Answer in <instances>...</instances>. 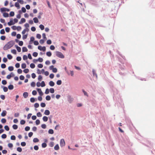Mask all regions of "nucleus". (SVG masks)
Here are the masks:
<instances>
[{
	"label": "nucleus",
	"instance_id": "obj_1",
	"mask_svg": "<svg viewBox=\"0 0 155 155\" xmlns=\"http://www.w3.org/2000/svg\"><path fill=\"white\" fill-rule=\"evenodd\" d=\"M14 44V42L13 41H11L8 42L4 46L3 49L4 50H6L10 48L13 46Z\"/></svg>",
	"mask_w": 155,
	"mask_h": 155
},
{
	"label": "nucleus",
	"instance_id": "obj_2",
	"mask_svg": "<svg viewBox=\"0 0 155 155\" xmlns=\"http://www.w3.org/2000/svg\"><path fill=\"white\" fill-rule=\"evenodd\" d=\"M56 54L57 56L60 58H63L64 57V56L61 52L59 51H56Z\"/></svg>",
	"mask_w": 155,
	"mask_h": 155
},
{
	"label": "nucleus",
	"instance_id": "obj_3",
	"mask_svg": "<svg viewBox=\"0 0 155 155\" xmlns=\"http://www.w3.org/2000/svg\"><path fill=\"white\" fill-rule=\"evenodd\" d=\"M65 143L64 140L63 139H61L60 141V145L61 147L65 146Z\"/></svg>",
	"mask_w": 155,
	"mask_h": 155
},
{
	"label": "nucleus",
	"instance_id": "obj_4",
	"mask_svg": "<svg viewBox=\"0 0 155 155\" xmlns=\"http://www.w3.org/2000/svg\"><path fill=\"white\" fill-rule=\"evenodd\" d=\"M38 49L40 51H45L46 50V48L45 46L42 47L41 46H39L38 47Z\"/></svg>",
	"mask_w": 155,
	"mask_h": 155
},
{
	"label": "nucleus",
	"instance_id": "obj_5",
	"mask_svg": "<svg viewBox=\"0 0 155 155\" xmlns=\"http://www.w3.org/2000/svg\"><path fill=\"white\" fill-rule=\"evenodd\" d=\"M37 90L41 96H42L43 95V94L41 89L37 88Z\"/></svg>",
	"mask_w": 155,
	"mask_h": 155
},
{
	"label": "nucleus",
	"instance_id": "obj_6",
	"mask_svg": "<svg viewBox=\"0 0 155 155\" xmlns=\"http://www.w3.org/2000/svg\"><path fill=\"white\" fill-rule=\"evenodd\" d=\"M14 76V74L12 72H11L10 74L8 75L7 77L6 78L8 79H10L12 77H13Z\"/></svg>",
	"mask_w": 155,
	"mask_h": 155
},
{
	"label": "nucleus",
	"instance_id": "obj_7",
	"mask_svg": "<svg viewBox=\"0 0 155 155\" xmlns=\"http://www.w3.org/2000/svg\"><path fill=\"white\" fill-rule=\"evenodd\" d=\"M50 111L48 110H45L44 114L47 115H48L50 114Z\"/></svg>",
	"mask_w": 155,
	"mask_h": 155
},
{
	"label": "nucleus",
	"instance_id": "obj_8",
	"mask_svg": "<svg viewBox=\"0 0 155 155\" xmlns=\"http://www.w3.org/2000/svg\"><path fill=\"white\" fill-rule=\"evenodd\" d=\"M7 112L6 110H4L1 113V115L2 117H4L5 116Z\"/></svg>",
	"mask_w": 155,
	"mask_h": 155
},
{
	"label": "nucleus",
	"instance_id": "obj_9",
	"mask_svg": "<svg viewBox=\"0 0 155 155\" xmlns=\"http://www.w3.org/2000/svg\"><path fill=\"white\" fill-rule=\"evenodd\" d=\"M23 96L24 97L26 98L28 96V93L27 92H25L23 94Z\"/></svg>",
	"mask_w": 155,
	"mask_h": 155
},
{
	"label": "nucleus",
	"instance_id": "obj_10",
	"mask_svg": "<svg viewBox=\"0 0 155 155\" xmlns=\"http://www.w3.org/2000/svg\"><path fill=\"white\" fill-rule=\"evenodd\" d=\"M15 7H17L18 9H19L20 8L19 4L18 2H15Z\"/></svg>",
	"mask_w": 155,
	"mask_h": 155
},
{
	"label": "nucleus",
	"instance_id": "obj_11",
	"mask_svg": "<svg viewBox=\"0 0 155 155\" xmlns=\"http://www.w3.org/2000/svg\"><path fill=\"white\" fill-rule=\"evenodd\" d=\"M25 19L24 18H21V21L19 22V23L21 24V23H24L25 22Z\"/></svg>",
	"mask_w": 155,
	"mask_h": 155
},
{
	"label": "nucleus",
	"instance_id": "obj_12",
	"mask_svg": "<svg viewBox=\"0 0 155 155\" xmlns=\"http://www.w3.org/2000/svg\"><path fill=\"white\" fill-rule=\"evenodd\" d=\"M42 119L44 121L46 122L48 120V118L47 117L45 116L43 117Z\"/></svg>",
	"mask_w": 155,
	"mask_h": 155
},
{
	"label": "nucleus",
	"instance_id": "obj_13",
	"mask_svg": "<svg viewBox=\"0 0 155 155\" xmlns=\"http://www.w3.org/2000/svg\"><path fill=\"white\" fill-rule=\"evenodd\" d=\"M49 85L51 87L53 86L54 85V83L52 81H50L49 82Z\"/></svg>",
	"mask_w": 155,
	"mask_h": 155
},
{
	"label": "nucleus",
	"instance_id": "obj_14",
	"mask_svg": "<svg viewBox=\"0 0 155 155\" xmlns=\"http://www.w3.org/2000/svg\"><path fill=\"white\" fill-rule=\"evenodd\" d=\"M29 31V29L28 28H26V29H24L22 32V34L23 35H24L25 34L26 31Z\"/></svg>",
	"mask_w": 155,
	"mask_h": 155
},
{
	"label": "nucleus",
	"instance_id": "obj_15",
	"mask_svg": "<svg viewBox=\"0 0 155 155\" xmlns=\"http://www.w3.org/2000/svg\"><path fill=\"white\" fill-rule=\"evenodd\" d=\"M16 47V49L18 52H20L21 51V48L20 47L17 46L15 45Z\"/></svg>",
	"mask_w": 155,
	"mask_h": 155
},
{
	"label": "nucleus",
	"instance_id": "obj_16",
	"mask_svg": "<svg viewBox=\"0 0 155 155\" xmlns=\"http://www.w3.org/2000/svg\"><path fill=\"white\" fill-rule=\"evenodd\" d=\"M34 40H35L34 38L33 37H31L30 38V40L29 41V43L30 44L32 43V42H33V41H34Z\"/></svg>",
	"mask_w": 155,
	"mask_h": 155
},
{
	"label": "nucleus",
	"instance_id": "obj_17",
	"mask_svg": "<svg viewBox=\"0 0 155 155\" xmlns=\"http://www.w3.org/2000/svg\"><path fill=\"white\" fill-rule=\"evenodd\" d=\"M8 25H14L15 24V23H13V21L12 20H10L9 22L8 23Z\"/></svg>",
	"mask_w": 155,
	"mask_h": 155
},
{
	"label": "nucleus",
	"instance_id": "obj_18",
	"mask_svg": "<svg viewBox=\"0 0 155 155\" xmlns=\"http://www.w3.org/2000/svg\"><path fill=\"white\" fill-rule=\"evenodd\" d=\"M59 147L58 144H56L54 147V149L55 150H58L59 149Z\"/></svg>",
	"mask_w": 155,
	"mask_h": 155
},
{
	"label": "nucleus",
	"instance_id": "obj_19",
	"mask_svg": "<svg viewBox=\"0 0 155 155\" xmlns=\"http://www.w3.org/2000/svg\"><path fill=\"white\" fill-rule=\"evenodd\" d=\"M33 19L35 23H37L38 22V19L37 18H34Z\"/></svg>",
	"mask_w": 155,
	"mask_h": 155
},
{
	"label": "nucleus",
	"instance_id": "obj_20",
	"mask_svg": "<svg viewBox=\"0 0 155 155\" xmlns=\"http://www.w3.org/2000/svg\"><path fill=\"white\" fill-rule=\"evenodd\" d=\"M8 88L9 90H12L14 88V86L13 85H10L8 86Z\"/></svg>",
	"mask_w": 155,
	"mask_h": 155
},
{
	"label": "nucleus",
	"instance_id": "obj_21",
	"mask_svg": "<svg viewBox=\"0 0 155 155\" xmlns=\"http://www.w3.org/2000/svg\"><path fill=\"white\" fill-rule=\"evenodd\" d=\"M39 140L37 138H34L33 140V141L34 143H36L39 142Z\"/></svg>",
	"mask_w": 155,
	"mask_h": 155
},
{
	"label": "nucleus",
	"instance_id": "obj_22",
	"mask_svg": "<svg viewBox=\"0 0 155 155\" xmlns=\"http://www.w3.org/2000/svg\"><path fill=\"white\" fill-rule=\"evenodd\" d=\"M8 69L10 71H12L14 70V68L13 66H9L8 68Z\"/></svg>",
	"mask_w": 155,
	"mask_h": 155
},
{
	"label": "nucleus",
	"instance_id": "obj_23",
	"mask_svg": "<svg viewBox=\"0 0 155 155\" xmlns=\"http://www.w3.org/2000/svg\"><path fill=\"white\" fill-rule=\"evenodd\" d=\"M23 52H27L28 51V49L26 47H23L22 49Z\"/></svg>",
	"mask_w": 155,
	"mask_h": 155
},
{
	"label": "nucleus",
	"instance_id": "obj_24",
	"mask_svg": "<svg viewBox=\"0 0 155 155\" xmlns=\"http://www.w3.org/2000/svg\"><path fill=\"white\" fill-rule=\"evenodd\" d=\"M92 72H93V75L94 76L95 75L96 78H97V74L96 73L94 69L93 70Z\"/></svg>",
	"mask_w": 155,
	"mask_h": 155
},
{
	"label": "nucleus",
	"instance_id": "obj_25",
	"mask_svg": "<svg viewBox=\"0 0 155 155\" xmlns=\"http://www.w3.org/2000/svg\"><path fill=\"white\" fill-rule=\"evenodd\" d=\"M7 57L9 59H12V57H13L10 54H8Z\"/></svg>",
	"mask_w": 155,
	"mask_h": 155
},
{
	"label": "nucleus",
	"instance_id": "obj_26",
	"mask_svg": "<svg viewBox=\"0 0 155 155\" xmlns=\"http://www.w3.org/2000/svg\"><path fill=\"white\" fill-rule=\"evenodd\" d=\"M48 133L49 134H53L54 133V131L52 129H50L48 130Z\"/></svg>",
	"mask_w": 155,
	"mask_h": 155
},
{
	"label": "nucleus",
	"instance_id": "obj_27",
	"mask_svg": "<svg viewBox=\"0 0 155 155\" xmlns=\"http://www.w3.org/2000/svg\"><path fill=\"white\" fill-rule=\"evenodd\" d=\"M51 53L50 51L47 52L46 53V55L48 57H50L51 55Z\"/></svg>",
	"mask_w": 155,
	"mask_h": 155
},
{
	"label": "nucleus",
	"instance_id": "obj_28",
	"mask_svg": "<svg viewBox=\"0 0 155 155\" xmlns=\"http://www.w3.org/2000/svg\"><path fill=\"white\" fill-rule=\"evenodd\" d=\"M51 97L49 95H47L46 97V99L47 101H49L51 100Z\"/></svg>",
	"mask_w": 155,
	"mask_h": 155
},
{
	"label": "nucleus",
	"instance_id": "obj_29",
	"mask_svg": "<svg viewBox=\"0 0 155 155\" xmlns=\"http://www.w3.org/2000/svg\"><path fill=\"white\" fill-rule=\"evenodd\" d=\"M3 16L5 17H8V14L7 13H4L3 14Z\"/></svg>",
	"mask_w": 155,
	"mask_h": 155
},
{
	"label": "nucleus",
	"instance_id": "obj_30",
	"mask_svg": "<svg viewBox=\"0 0 155 155\" xmlns=\"http://www.w3.org/2000/svg\"><path fill=\"white\" fill-rule=\"evenodd\" d=\"M62 82L61 80H59L57 81V84L58 85H60L61 84Z\"/></svg>",
	"mask_w": 155,
	"mask_h": 155
},
{
	"label": "nucleus",
	"instance_id": "obj_31",
	"mask_svg": "<svg viewBox=\"0 0 155 155\" xmlns=\"http://www.w3.org/2000/svg\"><path fill=\"white\" fill-rule=\"evenodd\" d=\"M26 64L25 63H23L21 64V68L23 69H24L26 68Z\"/></svg>",
	"mask_w": 155,
	"mask_h": 155
},
{
	"label": "nucleus",
	"instance_id": "obj_32",
	"mask_svg": "<svg viewBox=\"0 0 155 155\" xmlns=\"http://www.w3.org/2000/svg\"><path fill=\"white\" fill-rule=\"evenodd\" d=\"M30 67L31 68H34L35 67V65L33 63H31L30 65Z\"/></svg>",
	"mask_w": 155,
	"mask_h": 155
},
{
	"label": "nucleus",
	"instance_id": "obj_33",
	"mask_svg": "<svg viewBox=\"0 0 155 155\" xmlns=\"http://www.w3.org/2000/svg\"><path fill=\"white\" fill-rule=\"evenodd\" d=\"M29 70L28 68L25 69L23 70V72L25 73H27L29 72Z\"/></svg>",
	"mask_w": 155,
	"mask_h": 155
},
{
	"label": "nucleus",
	"instance_id": "obj_34",
	"mask_svg": "<svg viewBox=\"0 0 155 155\" xmlns=\"http://www.w3.org/2000/svg\"><path fill=\"white\" fill-rule=\"evenodd\" d=\"M12 127L14 129L16 130L17 129L18 127L17 125L14 124L13 125Z\"/></svg>",
	"mask_w": 155,
	"mask_h": 155
},
{
	"label": "nucleus",
	"instance_id": "obj_35",
	"mask_svg": "<svg viewBox=\"0 0 155 155\" xmlns=\"http://www.w3.org/2000/svg\"><path fill=\"white\" fill-rule=\"evenodd\" d=\"M39 28H40L41 30H43L44 29V26L42 25H39Z\"/></svg>",
	"mask_w": 155,
	"mask_h": 155
},
{
	"label": "nucleus",
	"instance_id": "obj_36",
	"mask_svg": "<svg viewBox=\"0 0 155 155\" xmlns=\"http://www.w3.org/2000/svg\"><path fill=\"white\" fill-rule=\"evenodd\" d=\"M49 146L51 147H52L54 145V143L53 142H51L49 144Z\"/></svg>",
	"mask_w": 155,
	"mask_h": 155
},
{
	"label": "nucleus",
	"instance_id": "obj_37",
	"mask_svg": "<svg viewBox=\"0 0 155 155\" xmlns=\"http://www.w3.org/2000/svg\"><path fill=\"white\" fill-rule=\"evenodd\" d=\"M50 91L51 93H53L54 92V90L53 88H51L50 89Z\"/></svg>",
	"mask_w": 155,
	"mask_h": 155
},
{
	"label": "nucleus",
	"instance_id": "obj_38",
	"mask_svg": "<svg viewBox=\"0 0 155 155\" xmlns=\"http://www.w3.org/2000/svg\"><path fill=\"white\" fill-rule=\"evenodd\" d=\"M41 86L42 87H44L45 86V84L44 81H42L41 82Z\"/></svg>",
	"mask_w": 155,
	"mask_h": 155
},
{
	"label": "nucleus",
	"instance_id": "obj_39",
	"mask_svg": "<svg viewBox=\"0 0 155 155\" xmlns=\"http://www.w3.org/2000/svg\"><path fill=\"white\" fill-rule=\"evenodd\" d=\"M31 87H35V83L34 82H32L31 84Z\"/></svg>",
	"mask_w": 155,
	"mask_h": 155
},
{
	"label": "nucleus",
	"instance_id": "obj_40",
	"mask_svg": "<svg viewBox=\"0 0 155 155\" xmlns=\"http://www.w3.org/2000/svg\"><path fill=\"white\" fill-rule=\"evenodd\" d=\"M25 121L24 120H21L20 121V124L22 125L25 124Z\"/></svg>",
	"mask_w": 155,
	"mask_h": 155
},
{
	"label": "nucleus",
	"instance_id": "obj_41",
	"mask_svg": "<svg viewBox=\"0 0 155 155\" xmlns=\"http://www.w3.org/2000/svg\"><path fill=\"white\" fill-rule=\"evenodd\" d=\"M6 120L5 118H2V120H1V121L2 123H5L6 122Z\"/></svg>",
	"mask_w": 155,
	"mask_h": 155
},
{
	"label": "nucleus",
	"instance_id": "obj_42",
	"mask_svg": "<svg viewBox=\"0 0 155 155\" xmlns=\"http://www.w3.org/2000/svg\"><path fill=\"white\" fill-rule=\"evenodd\" d=\"M32 55L33 56L36 57L38 56V53L37 52H34Z\"/></svg>",
	"mask_w": 155,
	"mask_h": 155
},
{
	"label": "nucleus",
	"instance_id": "obj_43",
	"mask_svg": "<svg viewBox=\"0 0 155 155\" xmlns=\"http://www.w3.org/2000/svg\"><path fill=\"white\" fill-rule=\"evenodd\" d=\"M5 129L7 131H8L9 130V128L8 126L6 125L4 127Z\"/></svg>",
	"mask_w": 155,
	"mask_h": 155
},
{
	"label": "nucleus",
	"instance_id": "obj_44",
	"mask_svg": "<svg viewBox=\"0 0 155 155\" xmlns=\"http://www.w3.org/2000/svg\"><path fill=\"white\" fill-rule=\"evenodd\" d=\"M22 71L21 69H18L17 72L18 73L20 74L22 73Z\"/></svg>",
	"mask_w": 155,
	"mask_h": 155
},
{
	"label": "nucleus",
	"instance_id": "obj_45",
	"mask_svg": "<svg viewBox=\"0 0 155 155\" xmlns=\"http://www.w3.org/2000/svg\"><path fill=\"white\" fill-rule=\"evenodd\" d=\"M4 91L5 92H6L8 91V88L6 87H4L3 88Z\"/></svg>",
	"mask_w": 155,
	"mask_h": 155
},
{
	"label": "nucleus",
	"instance_id": "obj_46",
	"mask_svg": "<svg viewBox=\"0 0 155 155\" xmlns=\"http://www.w3.org/2000/svg\"><path fill=\"white\" fill-rule=\"evenodd\" d=\"M19 78L21 80H23L25 79V77L24 76L21 75L20 76Z\"/></svg>",
	"mask_w": 155,
	"mask_h": 155
},
{
	"label": "nucleus",
	"instance_id": "obj_47",
	"mask_svg": "<svg viewBox=\"0 0 155 155\" xmlns=\"http://www.w3.org/2000/svg\"><path fill=\"white\" fill-rule=\"evenodd\" d=\"M37 115L38 117H41L42 116V114H41V113L40 112H38L37 114Z\"/></svg>",
	"mask_w": 155,
	"mask_h": 155
},
{
	"label": "nucleus",
	"instance_id": "obj_48",
	"mask_svg": "<svg viewBox=\"0 0 155 155\" xmlns=\"http://www.w3.org/2000/svg\"><path fill=\"white\" fill-rule=\"evenodd\" d=\"M6 37L5 36H2L1 37V39L2 40H5Z\"/></svg>",
	"mask_w": 155,
	"mask_h": 155
},
{
	"label": "nucleus",
	"instance_id": "obj_49",
	"mask_svg": "<svg viewBox=\"0 0 155 155\" xmlns=\"http://www.w3.org/2000/svg\"><path fill=\"white\" fill-rule=\"evenodd\" d=\"M11 52L14 54H16V51L15 49H13L11 50Z\"/></svg>",
	"mask_w": 155,
	"mask_h": 155
},
{
	"label": "nucleus",
	"instance_id": "obj_50",
	"mask_svg": "<svg viewBox=\"0 0 155 155\" xmlns=\"http://www.w3.org/2000/svg\"><path fill=\"white\" fill-rule=\"evenodd\" d=\"M1 67L2 68H6V65L4 64H2L1 65Z\"/></svg>",
	"mask_w": 155,
	"mask_h": 155
},
{
	"label": "nucleus",
	"instance_id": "obj_51",
	"mask_svg": "<svg viewBox=\"0 0 155 155\" xmlns=\"http://www.w3.org/2000/svg\"><path fill=\"white\" fill-rule=\"evenodd\" d=\"M41 106L42 107H45L46 104L44 103H42L41 104Z\"/></svg>",
	"mask_w": 155,
	"mask_h": 155
},
{
	"label": "nucleus",
	"instance_id": "obj_52",
	"mask_svg": "<svg viewBox=\"0 0 155 155\" xmlns=\"http://www.w3.org/2000/svg\"><path fill=\"white\" fill-rule=\"evenodd\" d=\"M23 59L24 60H26L27 59L28 57L26 55H24L23 57Z\"/></svg>",
	"mask_w": 155,
	"mask_h": 155
},
{
	"label": "nucleus",
	"instance_id": "obj_53",
	"mask_svg": "<svg viewBox=\"0 0 155 155\" xmlns=\"http://www.w3.org/2000/svg\"><path fill=\"white\" fill-rule=\"evenodd\" d=\"M42 78V76L41 75H39L38 77V79L39 81H41V80Z\"/></svg>",
	"mask_w": 155,
	"mask_h": 155
},
{
	"label": "nucleus",
	"instance_id": "obj_54",
	"mask_svg": "<svg viewBox=\"0 0 155 155\" xmlns=\"http://www.w3.org/2000/svg\"><path fill=\"white\" fill-rule=\"evenodd\" d=\"M7 135L5 134H3L2 135V138L5 139L6 138Z\"/></svg>",
	"mask_w": 155,
	"mask_h": 155
},
{
	"label": "nucleus",
	"instance_id": "obj_55",
	"mask_svg": "<svg viewBox=\"0 0 155 155\" xmlns=\"http://www.w3.org/2000/svg\"><path fill=\"white\" fill-rule=\"evenodd\" d=\"M15 137L14 135H12L11 137V139L12 140H15Z\"/></svg>",
	"mask_w": 155,
	"mask_h": 155
},
{
	"label": "nucleus",
	"instance_id": "obj_56",
	"mask_svg": "<svg viewBox=\"0 0 155 155\" xmlns=\"http://www.w3.org/2000/svg\"><path fill=\"white\" fill-rule=\"evenodd\" d=\"M17 150L19 152H21L22 150L21 148L20 147H18L17 148Z\"/></svg>",
	"mask_w": 155,
	"mask_h": 155
},
{
	"label": "nucleus",
	"instance_id": "obj_57",
	"mask_svg": "<svg viewBox=\"0 0 155 155\" xmlns=\"http://www.w3.org/2000/svg\"><path fill=\"white\" fill-rule=\"evenodd\" d=\"M0 10L2 12H5V8H1L0 9Z\"/></svg>",
	"mask_w": 155,
	"mask_h": 155
},
{
	"label": "nucleus",
	"instance_id": "obj_58",
	"mask_svg": "<svg viewBox=\"0 0 155 155\" xmlns=\"http://www.w3.org/2000/svg\"><path fill=\"white\" fill-rule=\"evenodd\" d=\"M41 127L42 128L45 129L46 127V124H44L41 125Z\"/></svg>",
	"mask_w": 155,
	"mask_h": 155
},
{
	"label": "nucleus",
	"instance_id": "obj_59",
	"mask_svg": "<svg viewBox=\"0 0 155 155\" xmlns=\"http://www.w3.org/2000/svg\"><path fill=\"white\" fill-rule=\"evenodd\" d=\"M14 15L15 13L13 12H11L10 13V15L11 16H13Z\"/></svg>",
	"mask_w": 155,
	"mask_h": 155
},
{
	"label": "nucleus",
	"instance_id": "obj_60",
	"mask_svg": "<svg viewBox=\"0 0 155 155\" xmlns=\"http://www.w3.org/2000/svg\"><path fill=\"white\" fill-rule=\"evenodd\" d=\"M37 94V91L35 90H34L32 92V94L34 95H35Z\"/></svg>",
	"mask_w": 155,
	"mask_h": 155
},
{
	"label": "nucleus",
	"instance_id": "obj_61",
	"mask_svg": "<svg viewBox=\"0 0 155 155\" xmlns=\"http://www.w3.org/2000/svg\"><path fill=\"white\" fill-rule=\"evenodd\" d=\"M39 106V104L38 103H35L34 104V107L35 108H38Z\"/></svg>",
	"mask_w": 155,
	"mask_h": 155
},
{
	"label": "nucleus",
	"instance_id": "obj_62",
	"mask_svg": "<svg viewBox=\"0 0 155 155\" xmlns=\"http://www.w3.org/2000/svg\"><path fill=\"white\" fill-rule=\"evenodd\" d=\"M42 146L43 148H45L47 146V144L45 143H43L42 144Z\"/></svg>",
	"mask_w": 155,
	"mask_h": 155
},
{
	"label": "nucleus",
	"instance_id": "obj_63",
	"mask_svg": "<svg viewBox=\"0 0 155 155\" xmlns=\"http://www.w3.org/2000/svg\"><path fill=\"white\" fill-rule=\"evenodd\" d=\"M34 44L35 45H38L39 44L38 42V41H34Z\"/></svg>",
	"mask_w": 155,
	"mask_h": 155
},
{
	"label": "nucleus",
	"instance_id": "obj_64",
	"mask_svg": "<svg viewBox=\"0 0 155 155\" xmlns=\"http://www.w3.org/2000/svg\"><path fill=\"white\" fill-rule=\"evenodd\" d=\"M35 123L36 125H38L40 123V121L39 120H37L35 121Z\"/></svg>",
	"mask_w": 155,
	"mask_h": 155
}]
</instances>
